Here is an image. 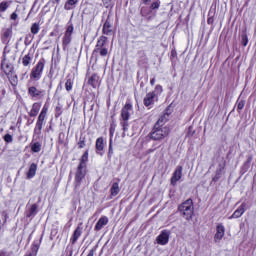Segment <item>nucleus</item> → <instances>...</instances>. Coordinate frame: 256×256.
Here are the masks:
<instances>
[{
    "label": "nucleus",
    "instance_id": "1",
    "mask_svg": "<svg viewBox=\"0 0 256 256\" xmlns=\"http://www.w3.org/2000/svg\"><path fill=\"white\" fill-rule=\"evenodd\" d=\"M169 127L167 126H159V124H155L152 131L149 134L150 139L152 141H163L165 137H169Z\"/></svg>",
    "mask_w": 256,
    "mask_h": 256
},
{
    "label": "nucleus",
    "instance_id": "2",
    "mask_svg": "<svg viewBox=\"0 0 256 256\" xmlns=\"http://www.w3.org/2000/svg\"><path fill=\"white\" fill-rule=\"evenodd\" d=\"M178 211L186 221H191L193 219V213H195V208L193 207V200L188 199L178 206Z\"/></svg>",
    "mask_w": 256,
    "mask_h": 256
},
{
    "label": "nucleus",
    "instance_id": "3",
    "mask_svg": "<svg viewBox=\"0 0 256 256\" xmlns=\"http://www.w3.org/2000/svg\"><path fill=\"white\" fill-rule=\"evenodd\" d=\"M47 61L45 58H40V60L37 62L36 66L32 68V71L30 73V79L31 81H39L41 77H43V70L45 69V64Z\"/></svg>",
    "mask_w": 256,
    "mask_h": 256
},
{
    "label": "nucleus",
    "instance_id": "4",
    "mask_svg": "<svg viewBox=\"0 0 256 256\" xmlns=\"http://www.w3.org/2000/svg\"><path fill=\"white\" fill-rule=\"evenodd\" d=\"M106 41H107V37L105 36H101L98 39L95 49L93 50V53H92L94 57H97V55L99 54H100V57H107V55H109V49L105 47Z\"/></svg>",
    "mask_w": 256,
    "mask_h": 256
},
{
    "label": "nucleus",
    "instance_id": "5",
    "mask_svg": "<svg viewBox=\"0 0 256 256\" xmlns=\"http://www.w3.org/2000/svg\"><path fill=\"white\" fill-rule=\"evenodd\" d=\"M85 175H87V168L83 166H78L74 180L75 189H79V187H81V181L85 179Z\"/></svg>",
    "mask_w": 256,
    "mask_h": 256
},
{
    "label": "nucleus",
    "instance_id": "6",
    "mask_svg": "<svg viewBox=\"0 0 256 256\" xmlns=\"http://www.w3.org/2000/svg\"><path fill=\"white\" fill-rule=\"evenodd\" d=\"M73 31H74V27L73 24H70L66 31L65 34L62 38V47L63 49H67V47H69V45H71V41L73 40Z\"/></svg>",
    "mask_w": 256,
    "mask_h": 256
},
{
    "label": "nucleus",
    "instance_id": "7",
    "mask_svg": "<svg viewBox=\"0 0 256 256\" xmlns=\"http://www.w3.org/2000/svg\"><path fill=\"white\" fill-rule=\"evenodd\" d=\"M28 95L32 98V99H43V97H45V90L43 89H38L35 86H30L28 88Z\"/></svg>",
    "mask_w": 256,
    "mask_h": 256
},
{
    "label": "nucleus",
    "instance_id": "8",
    "mask_svg": "<svg viewBox=\"0 0 256 256\" xmlns=\"http://www.w3.org/2000/svg\"><path fill=\"white\" fill-rule=\"evenodd\" d=\"M131 113H133V105L131 103L127 102L121 109L122 121H129V119L131 117Z\"/></svg>",
    "mask_w": 256,
    "mask_h": 256
},
{
    "label": "nucleus",
    "instance_id": "9",
    "mask_svg": "<svg viewBox=\"0 0 256 256\" xmlns=\"http://www.w3.org/2000/svg\"><path fill=\"white\" fill-rule=\"evenodd\" d=\"M181 177H183V166L178 165L171 177V185L175 187L177 185V181H180Z\"/></svg>",
    "mask_w": 256,
    "mask_h": 256
},
{
    "label": "nucleus",
    "instance_id": "10",
    "mask_svg": "<svg viewBox=\"0 0 256 256\" xmlns=\"http://www.w3.org/2000/svg\"><path fill=\"white\" fill-rule=\"evenodd\" d=\"M171 232L169 230H163L160 235L157 236L156 242L158 245H167L169 243V237Z\"/></svg>",
    "mask_w": 256,
    "mask_h": 256
},
{
    "label": "nucleus",
    "instance_id": "11",
    "mask_svg": "<svg viewBox=\"0 0 256 256\" xmlns=\"http://www.w3.org/2000/svg\"><path fill=\"white\" fill-rule=\"evenodd\" d=\"M245 211H247V203L243 202L229 217V219H239V217L244 215Z\"/></svg>",
    "mask_w": 256,
    "mask_h": 256
},
{
    "label": "nucleus",
    "instance_id": "12",
    "mask_svg": "<svg viewBox=\"0 0 256 256\" xmlns=\"http://www.w3.org/2000/svg\"><path fill=\"white\" fill-rule=\"evenodd\" d=\"M13 37V28L9 27L3 30L1 35V41L2 43L6 44L11 41V38Z\"/></svg>",
    "mask_w": 256,
    "mask_h": 256
},
{
    "label": "nucleus",
    "instance_id": "13",
    "mask_svg": "<svg viewBox=\"0 0 256 256\" xmlns=\"http://www.w3.org/2000/svg\"><path fill=\"white\" fill-rule=\"evenodd\" d=\"M7 58H3L1 61V69L4 71L5 75L9 77L13 73V64L7 63Z\"/></svg>",
    "mask_w": 256,
    "mask_h": 256
},
{
    "label": "nucleus",
    "instance_id": "14",
    "mask_svg": "<svg viewBox=\"0 0 256 256\" xmlns=\"http://www.w3.org/2000/svg\"><path fill=\"white\" fill-rule=\"evenodd\" d=\"M225 173V162L224 163H220L218 165V168L216 169L215 175L212 178V181L214 183H217V181H219V179H221V177H223V174Z\"/></svg>",
    "mask_w": 256,
    "mask_h": 256
},
{
    "label": "nucleus",
    "instance_id": "15",
    "mask_svg": "<svg viewBox=\"0 0 256 256\" xmlns=\"http://www.w3.org/2000/svg\"><path fill=\"white\" fill-rule=\"evenodd\" d=\"M83 223L78 224L77 228L75 229L72 238L70 239L72 245H75L79 240V237L83 234V227H81Z\"/></svg>",
    "mask_w": 256,
    "mask_h": 256
},
{
    "label": "nucleus",
    "instance_id": "16",
    "mask_svg": "<svg viewBox=\"0 0 256 256\" xmlns=\"http://www.w3.org/2000/svg\"><path fill=\"white\" fill-rule=\"evenodd\" d=\"M155 99H157V94L155 92H149L144 97V105L145 107H151L155 103Z\"/></svg>",
    "mask_w": 256,
    "mask_h": 256
},
{
    "label": "nucleus",
    "instance_id": "17",
    "mask_svg": "<svg viewBox=\"0 0 256 256\" xmlns=\"http://www.w3.org/2000/svg\"><path fill=\"white\" fill-rule=\"evenodd\" d=\"M225 237V226L223 224H218L216 227V234L214 236V241L217 243L218 241H221Z\"/></svg>",
    "mask_w": 256,
    "mask_h": 256
},
{
    "label": "nucleus",
    "instance_id": "18",
    "mask_svg": "<svg viewBox=\"0 0 256 256\" xmlns=\"http://www.w3.org/2000/svg\"><path fill=\"white\" fill-rule=\"evenodd\" d=\"M88 85H91L93 89H97L99 85H101V79L99 78V75L93 74L89 79H88Z\"/></svg>",
    "mask_w": 256,
    "mask_h": 256
},
{
    "label": "nucleus",
    "instance_id": "19",
    "mask_svg": "<svg viewBox=\"0 0 256 256\" xmlns=\"http://www.w3.org/2000/svg\"><path fill=\"white\" fill-rule=\"evenodd\" d=\"M109 223V218L107 216H102L96 223L94 231H101Z\"/></svg>",
    "mask_w": 256,
    "mask_h": 256
},
{
    "label": "nucleus",
    "instance_id": "20",
    "mask_svg": "<svg viewBox=\"0 0 256 256\" xmlns=\"http://www.w3.org/2000/svg\"><path fill=\"white\" fill-rule=\"evenodd\" d=\"M105 149V144L103 141V137H99L96 140V153L97 155H100L101 157H103V151Z\"/></svg>",
    "mask_w": 256,
    "mask_h": 256
},
{
    "label": "nucleus",
    "instance_id": "21",
    "mask_svg": "<svg viewBox=\"0 0 256 256\" xmlns=\"http://www.w3.org/2000/svg\"><path fill=\"white\" fill-rule=\"evenodd\" d=\"M41 110V103L39 102H35L32 105V109L29 112V116L30 117H37V115H39V111Z\"/></svg>",
    "mask_w": 256,
    "mask_h": 256
},
{
    "label": "nucleus",
    "instance_id": "22",
    "mask_svg": "<svg viewBox=\"0 0 256 256\" xmlns=\"http://www.w3.org/2000/svg\"><path fill=\"white\" fill-rule=\"evenodd\" d=\"M102 31L104 35H111L113 33V26L109 22V19L105 21Z\"/></svg>",
    "mask_w": 256,
    "mask_h": 256
},
{
    "label": "nucleus",
    "instance_id": "23",
    "mask_svg": "<svg viewBox=\"0 0 256 256\" xmlns=\"http://www.w3.org/2000/svg\"><path fill=\"white\" fill-rule=\"evenodd\" d=\"M89 161V150H86L80 159L78 167L87 168V162Z\"/></svg>",
    "mask_w": 256,
    "mask_h": 256
},
{
    "label": "nucleus",
    "instance_id": "24",
    "mask_svg": "<svg viewBox=\"0 0 256 256\" xmlns=\"http://www.w3.org/2000/svg\"><path fill=\"white\" fill-rule=\"evenodd\" d=\"M38 208H39V205L32 204L31 207L26 211V217L28 218L35 217V215H37Z\"/></svg>",
    "mask_w": 256,
    "mask_h": 256
},
{
    "label": "nucleus",
    "instance_id": "25",
    "mask_svg": "<svg viewBox=\"0 0 256 256\" xmlns=\"http://www.w3.org/2000/svg\"><path fill=\"white\" fill-rule=\"evenodd\" d=\"M13 4L12 0H4L0 2V13H5L9 7Z\"/></svg>",
    "mask_w": 256,
    "mask_h": 256
},
{
    "label": "nucleus",
    "instance_id": "26",
    "mask_svg": "<svg viewBox=\"0 0 256 256\" xmlns=\"http://www.w3.org/2000/svg\"><path fill=\"white\" fill-rule=\"evenodd\" d=\"M36 174H37V164L32 163L27 172V178L33 179V177H35Z\"/></svg>",
    "mask_w": 256,
    "mask_h": 256
},
{
    "label": "nucleus",
    "instance_id": "27",
    "mask_svg": "<svg viewBox=\"0 0 256 256\" xmlns=\"http://www.w3.org/2000/svg\"><path fill=\"white\" fill-rule=\"evenodd\" d=\"M79 3V0H67L64 5L65 11H71V9H75V5Z\"/></svg>",
    "mask_w": 256,
    "mask_h": 256
},
{
    "label": "nucleus",
    "instance_id": "28",
    "mask_svg": "<svg viewBox=\"0 0 256 256\" xmlns=\"http://www.w3.org/2000/svg\"><path fill=\"white\" fill-rule=\"evenodd\" d=\"M169 121V114L165 113L162 117L158 119V121L155 123V125H158L159 127H164L165 123Z\"/></svg>",
    "mask_w": 256,
    "mask_h": 256
},
{
    "label": "nucleus",
    "instance_id": "29",
    "mask_svg": "<svg viewBox=\"0 0 256 256\" xmlns=\"http://www.w3.org/2000/svg\"><path fill=\"white\" fill-rule=\"evenodd\" d=\"M119 191H121V189L119 188V183L114 182V183L112 184L111 189H110L111 196H112V197H116V195H119Z\"/></svg>",
    "mask_w": 256,
    "mask_h": 256
},
{
    "label": "nucleus",
    "instance_id": "30",
    "mask_svg": "<svg viewBox=\"0 0 256 256\" xmlns=\"http://www.w3.org/2000/svg\"><path fill=\"white\" fill-rule=\"evenodd\" d=\"M32 61H33V56H31V54H26L22 58V64L24 65V67H29V65H31Z\"/></svg>",
    "mask_w": 256,
    "mask_h": 256
},
{
    "label": "nucleus",
    "instance_id": "31",
    "mask_svg": "<svg viewBox=\"0 0 256 256\" xmlns=\"http://www.w3.org/2000/svg\"><path fill=\"white\" fill-rule=\"evenodd\" d=\"M30 147H31L32 153H39L43 145L41 144V142H34V143H31Z\"/></svg>",
    "mask_w": 256,
    "mask_h": 256
},
{
    "label": "nucleus",
    "instance_id": "32",
    "mask_svg": "<svg viewBox=\"0 0 256 256\" xmlns=\"http://www.w3.org/2000/svg\"><path fill=\"white\" fill-rule=\"evenodd\" d=\"M47 116L45 114H39L36 125H38L39 128L43 127L45 125V119Z\"/></svg>",
    "mask_w": 256,
    "mask_h": 256
},
{
    "label": "nucleus",
    "instance_id": "33",
    "mask_svg": "<svg viewBox=\"0 0 256 256\" xmlns=\"http://www.w3.org/2000/svg\"><path fill=\"white\" fill-rule=\"evenodd\" d=\"M40 29H41V27H40L39 23H34L31 26V33L33 35H37V33H39Z\"/></svg>",
    "mask_w": 256,
    "mask_h": 256
},
{
    "label": "nucleus",
    "instance_id": "34",
    "mask_svg": "<svg viewBox=\"0 0 256 256\" xmlns=\"http://www.w3.org/2000/svg\"><path fill=\"white\" fill-rule=\"evenodd\" d=\"M159 7H161V1H159V0H155V2H153L150 5L151 11H155V10L159 9Z\"/></svg>",
    "mask_w": 256,
    "mask_h": 256
},
{
    "label": "nucleus",
    "instance_id": "35",
    "mask_svg": "<svg viewBox=\"0 0 256 256\" xmlns=\"http://www.w3.org/2000/svg\"><path fill=\"white\" fill-rule=\"evenodd\" d=\"M128 121H129V120H122V121L120 122V125H121V127H122V129H123L124 132L129 131V122H128Z\"/></svg>",
    "mask_w": 256,
    "mask_h": 256
},
{
    "label": "nucleus",
    "instance_id": "36",
    "mask_svg": "<svg viewBox=\"0 0 256 256\" xmlns=\"http://www.w3.org/2000/svg\"><path fill=\"white\" fill-rule=\"evenodd\" d=\"M251 161H253V157L252 156H249L246 160V162L244 163L243 165V169L245 171H247L249 169V167H251Z\"/></svg>",
    "mask_w": 256,
    "mask_h": 256
},
{
    "label": "nucleus",
    "instance_id": "37",
    "mask_svg": "<svg viewBox=\"0 0 256 256\" xmlns=\"http://www.w3.org/2000/svg\"><path fill=\"white\" fill-rule=\"evenodd\" d=\"M152 93H155L156 97H158V95H161V93H163V86L161 85H156L154 91H152Z\"/></svg>",
    "mask_w": 256,
    "mask_h": 256
},
{
    "label": "nucleus",
    "instance_id": "38",
    "mask_svg": "<svg viewBox=\"0 0 256 256\" xmlns=\"http://www.w3.org/2000/svg\"><path fill=\"white\" fill-rule=\"evenodd\" d=\"M65 89H66V91H71L73 89V82H71V79H68L66 81Z\"/></svg>",
    "mask_w": 256,
    "mask_h": 256
},
{
    "label": "nucleus",
    "instance_id": "39",
    "mask_svg": "<svg viewBox=\"0 0 256 256\" xmlns=\"http://www.w3.org/2000/svg\"><path fill=\"white\" fill-rule=\"evenodd\" d=\"M5 143H13V136L11 134H6L3 137Z\"/></svg>",
    "mask_w": 256,
    "mask_h": 256
},
{
    "label": "nucleus",
    "instance_id": "40",
    "mask_svg": "<svg viewBox=\"0 0 256 256\" xmlns=\"http://www.w3.org/2000/svg\"><path fill=\"white\" fill-rule=\"evenodd\" d=\"M248 43H249V38L247 37V34H243L242 35V45L244 47H247Z\"/></svg>",
    "mask_w": 256,
    "mask_h": 256
},
{
    "label": "nucleus",
    "instance_id": "41",
    "mask_svg": "<svg viewBox=\"0 0 256 256\" xmlns=\"http://www.w3.org/2000/svg\"><path fill=\"white\" fill-rule=\"evenodd\" d=\"M42 129H43V126H40V128H39V125L36 124V126L34 128V135H41Z\"/></svg>",
    "mask_w": 256,
    "mask_h": 256
},
{
    "label": "nucleus",
    "instance_id": "42",
    "mask_svg": "<svg viewBox=\"0 0 256 256\" xmlns=\"http://www.w3.org/2000/svg\"><path fill=\"white\" fill-rule=\"evenodd\" d=\"M78 147L79 149H83V147H85V138L80 137V140L78 142Z\"/></svg>",
    "mask_w": 256,
    "mask_h": 256
},
{
    "label": "nucleus",
    "instance_id": "43",
    "mask_svg": "<svg viewBox=\"0 0 256 256\" xmlns=\"http://www.w3.org/2000/svg\"><path fill=\"white\" fill-rule=\"evenodd\" d=\"M47 111H49V107L47 105H44L41 112H40V115H46L47 116Z\"/></svg>",
    "mask_w": 256,
    "mask_h": 256
},
{
    "label": "nucleus",
    "instance_id": "44",
    "mask_svg": "<svg viewBox=\"0 0 256 256\" xmlns=\"http://www.w3.org/2000/svg\"><path fill=\"white\" fill-rule=\"evenodd\" d=\"M188 137H193V135H195V130H193V126H190L188 128V133H187Z\"/></svg>",
    "mask_w": 256,
    "mask_h": 256
},
{
    "label": "nucleus",
    "instance_id": "45",
    "mask_svg": "<svg viewBox=\"0 0 256 256\" xmlns=\"http://www.w3.org/2000/svg\"><path fill=\"white\" fill-rule=\"evenodd\" d=\"M243 107H245V102H244V101L238 102V104H237V109H238L239 111H241V110L243 109Z\"/></svg>",
    "mask_w": 256,
    "mask_h": 256
},
{
    "label": "nucleus",
    "instance_id": "46",
    "mask_svg": "<svg viewBox=\"0 0 256 256\" xmlns=\"http://www.w3.org/2000/svg\"><path fill=\"white\" fill-rule=\"evenodd\" d=\"M55 112H56L55 116H56V117H60V115H61V113H62V112H61V107H60V106H57L56 109H55Z\"/></svg>",
    "mask_w": 256,
    "mask_h": 256
},
{
    "label": "nucleus",
    "instance_id": "47",
    "mask_svg": "<svg viewBox=\"0 0 256 256\" xmlns=\"http://www.w3.org/2000/svg\"><path fill=\"white\" fill-rule=\"evenodd\" d=\"M17 17H18L17 13L14 12L11 14L10 19H12V21H17Z\"/></svg>",
    "mask_w": 256,
    "mask_h": 256
},
{
    "label": "nucleus",
    "instance_id": "48",
    "mask_svg": "<svg viewBox=\"0 0 256 256\" xmlns=\"http://www.w3.org/2000/svg\"><path fill=\"white\" fill-rule=\"evenodd\" d=\"M109 153H113V142H112V140H110V143H109Z\"/></svg>",
    "mask_w": 256,
    "mask_h": 256
},
{
    "label": "nucleus",
    "instance_id": "49",
    "mask_svg": "<svg viewBox=\"0 0 256 256\" xmlns=\"http://www.w3.org/2000/svg\"><path fill=\"white\" fill-rule=\"evenodd\" d=\"M61 0H50V3H52V5H59Z\"/></svg>",
    "mask_w": 256,
    "mask_h": 256
},
{
    "label": "nucleus",
    "instance_id": "50",
    "mask_svg": "<svg viewBox=\"0 0 256 256\" xmlns=\"http://www.w3.org/2000/svg\"><path fill=\"white\" fill-rule=\"evenodd\" d=\"M110 135L113 136V133H115V127L113 125L110 126Z\"/></svg>",
    "mask_w": 256,
    "mask_h": 256
},
{
    "label": "nucleus",
    "instance_id": "51",
    "mask_svg": "<svg viewBox=\"0 0 256 256\" xmlns=\"http://www.w3.org/2000/svg\"><path fill=\"white\" fill-rule=\"evenodd\" d=\"M33 123H34V120L28 119V121H27V125H28V126H29V125H33Z\"/></svg>",
    "mask_w": 256,
    "mask_h": 256
},
{
    "label": "nucleus",
    "instance_id": "52",
    "mask_svg": "<svg viewBox=\"0 0 256 256\" xmlns=\"http://www.w3.org/2000/svg\"><path fill=\"white\" fill-rule=\"evenodd\" d=\"M150 85L153 87V85H155V78H152L151 80H150Z\"/></svg>",
    "mask_w": 256,
    "mask_h": 256
},
{
    "label": "nucleus",
    "instance_id": "53",
    "mask_svg": "<svg viewBox=\"0 0 256 256\" xmlns=\"http://www.w3.org/2000/svg\"><path fill=\"white\" fill-rule=\"evenodd\" d=\"M144 5H147V3H151V0H142Z\"/></svg>",
    "mask_w": 256,
    "mask_h": 256
},
{
    "label": "nucleus",
    "instance_id": "54",
    "mask_svg": "<svg viewBox=\"0 0 256 256\" xmlns=\"http://www.w3.org/2000/svg\"><path fill=\"white\" fill-rule=\"evenodd\" d=\"M2 227H3V224L1 223V220H0V231H1Z\"/></svg>",
    "mask_w": 256,
    "mask_h": 256
},
{
    "label": "nucleus",
    "instance_id": "55",
    "mask_svg": "<svg viewBox=\"0 0 256 256\" xmlns=\"http://www.w3.org/2000/svg\"><path fill=\"white\" fill-rule=\"evenodd\" d=\"M0 17H3V15H2V14H0Z\"/></svg>",
    "mask_w": 256,
    "mask_h": 256
}]
</instances>
